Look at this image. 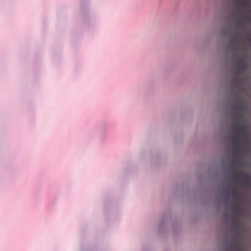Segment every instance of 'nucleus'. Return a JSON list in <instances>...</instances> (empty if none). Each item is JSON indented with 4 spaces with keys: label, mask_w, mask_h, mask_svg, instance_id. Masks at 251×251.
Listing matches in <instances>:
<instances>
[{
    "label": "nucleus",
    "mask_w": 251,
    "mask_h": 251,
    "mask_svg": "<svg viewBox=\"0 0 251 251\" xmlns=\"http://www.w3.org/2000/svg\"><path fill=\"white\" fill-rule=\"evenodd\" d=\"M231 89L230 97L226 101V109L231 128V131L227 134V137L232 144V151L229 153V157L232 161L229 163V169H228L225 160L222 159L226 179L228 181L222 183L223 187L220 192L223 195L224 199L218 200L217 208L218 211H220L223 204L227 206L228 203L232 202L231 227L233 229H237L240 225L239 211L234 201L237 200L239 193L235 188L234 183L237 181L239 177V169L237 167L238 160L236 155L240 151L242 142L241 138L239 135V123L244 118L242 112L244 106L238 100L240 91L243 90V87H231Z\"/></svg>",
    "instance_id": "f257e3e1"
},
{
    "label": "nucleus",
    "mask_w": 251,
    "mask_h": 251,
    "mask_svg": "<svg viewBox=\"0 0 251 251\" xmlns=\"http://www.w3.org/2000/svg\"><path fill=\"white\" fill-rule=\"evenodd\" d=\"M247 24L251 25V19L244 18L240 20L236 17V20H234L230 17L227 25L223 27L219 32L224 47H244L238 45L248 34L249 28Z\"/></svg>",
    "instance_id": "f03ea898"
},
{
    "label": "nucleus",
    "mask_w": 251,
    "mask_h": 251,
    "mask_svg": "<svg viewBox=\"0 0 251 251\" xmlns=\"http://www.w3.org/2000/svg\"><path fill=\"white\" fill-rule=\"evenodd\" d=\"M171 218V215L169 213H166L162 216L158 225V231L163 232L168 226L169 221Z\"/></svg>",
    "instance_id": "7ed1b4c3"
},
{
    "label": "nucleus",
    "mask_w": 251,
    "mask_h": 251,
    "mask_svg": "<svg viewBox=\"0 0 251 251\" xmlns=\"http://www.w3.org/2000/svg\"><path fill=\"white\" fill-rule=\"evenodd\" d=\"M245 176L247 180L245 181L246 184L249 187L251 188V175L248 173L245 174Z\"/></svg>",
    "instance_id": "20e7f679"
},
{
    "label": "nucleus",
    "mask_w": 251,
    "mask_h": 251,
    "mask_svg": "<svg viewBox=\"0 0 251 251\" xmlns=\"http://www.w3.org/2000/svg\"><path fill=\"white\" fill-rule=\"evenodd\" d=\"M225 218L226 219V222L227 224L229 221V216L227 212H226L225 214Z\"/></svg>",
    "instance_id": "39448f33"
},
{
    "label": "nucleus",
    "mask_w": 251,
    "mask_h": 251,
    "mask_svg": "<svg viewBox=\"0 0 251 251\" xmlns=\"http://www.w3.org/2000/svg\"><path fill=\"white\" fill-rule=\"evenodd\" d=\"M143 251H151V250L148 247H144L143 248Z\"/></svg>",
    "instance_id": "423d86ee"
},
{
    "label": "nucleus",
    "mask_w": 251,
    "mask_h": 251,
    "mask_svg": "<svg viewBox=\"0 0 251 251\" xmlns=\"http://www.w3.org/2000/svg\"><path fill=\"white\" fill-rule=\"evenodd\" d=\"M176 224V223H175V222H172V227H173V230H174V232H175V228Z\"/></svg>",
    "instance_id": "0eeeda50"
},
{
    "label": "nucleus",
    "mask_w": 251,
    "mask_h": 251,
    "mask_svg": "<svg viewBox=\"0 0 251 251\" xmlns=\"http://www.w3.org/2000/svg\"><path fill=\"white\" fill-rule=\"evenodd\" d=\"M244 139L245 140H247V139H248V137H247V136L246 135H245V136H244Z\"/></svg>",
    "instance_id": "6e6552de"
},
{
    "label": "nucleus",
    "mask_w": 251,
    "mask_h": 251,
    "mask_svg": "<svg viewBox=\"0 0 251 251\" xmlns=\"http://www.w3.org/2000/svg\"><path fill=\"white\" fill-rule=\"evenodd\" d=\"M179 224H176V227H179Z\"/></svg>",
    "instance_id": "1a4fd4ad"
}]
</instances>
